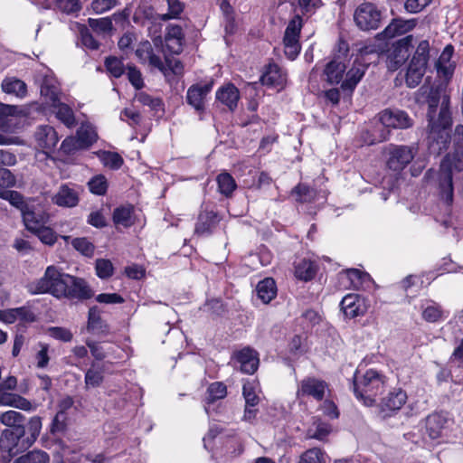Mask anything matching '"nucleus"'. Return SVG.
<instances>
[{"label": "nucleus", "mask_w": 463, "mask_h": 463, "mask_svg": "<svg viewBox=\"0 0 463 463\" xmlns=\"http://www.w3.org/2000/svg\"><path fill=\"white\" fill-rule=\"evenodd\" d=\"M418 102L428 104V149L430 154L439 156L448 146L449 130L452 123L449 110L450 99L443 83H424L417 92Z\"/></svg>", "instance_id": "1"}, {"label": "nucleus", "mask_w": 463, "mask_h": 463, "mask_svg": "<svg viewBox=\"0 0 463 463\" xmlns=\"http://www.w3.org/2000/svg\"><path fill=\"white\" fill-rule=\"evenodd\" d=\"M27 289L33 295L48 293L57 298L78 301H84L94 296L93 290L84 279L61 272L52 265L47 267L43 278L29 283Z\"/></svg>", "instance_id": "2"}, {"label": "nucleus", "mask_w": 463, "mask_h": 463, "mask_svg": "<svg viewBox=\"0 0 463 463\" xmlns=\"http://www.w3.org/2000/svg\"><path fill=\"white\" fill-rule=\"evenodd\" d=\"M353 386L356 398L363 401L364 405L373 406L376 396L384 390L385 376L373 369L367 370L362 376H358L356 373Z\"/></svg>", "instance_id": "3"}, {"label": "nucleus", "mask_w": 463, "mask_h": 463, "mask_svg": "<svg viewBox=\"0 0 463 463\" xmlns=\"http://www.w3.org/2000/svg\"><path fill=\"white\" fill-rule=\"evenodd\" d=\"M418 150L416 143L410 146L388 144L383 149L386 167L392 172L401 173L412 162Z\"/></svg>", "instance_id": "4"}, {"label": "nucleus", "mask_w": 463, "mask_h": 463, "mask_svg": "<svg viewBox=\"0 0 463 463\" xmlns=\"http://www.w3.org/2000/svg\"><path fill=\"white\" fill-rule=\"evenodd\" d=\"M30 448L24 439V426H14L5 429L0 436V450L5 463L11 461L12 458Z\"/></svg>", "instance_id": "5"}, {"label": "nucleus", "mask_w": 463, "mask_h": 463, "mask_svg": "<svg viewBox=\"0 0 463 463\" xmlns=\"http://www.w3.org/2000/svg\"><path fill=\"white\" fill-rule=\"evenodd\" d=\"M302 18L296 14L289 22L285 30L283 37L285 55L291 61L295 60L300 52L301 45L299 43L300 33L302 29Z\"/></svg>", "instance_id": "6"}, {"label": "nucleus", "mask_w": 463, "mask_h": 463, "mask_svg": "<svg viewBox=\"0 0 463 463\" xmlns=\"http://www.w3.org/2000/svg\"><path fill=\"white\" fill-rule=\"evenodd\" d=\"M413 36L407 35L392 43L387 50V67L390 71L398 70L409 58Z\"/></svg>", "instance_id": "7"}, {"label": "nucleus", "mask_w": 463, "mask_h": 463, "mask_svg": "<svg viewBox=\"0 0 463 463\" xmlns=\"http://www.w3.org/2000/svg\"><path fill=\"white\" fill-rule=\"evenodd\" d=\"M354 19L361 30H375L382 22V13L373 4L364 3L356 8Z\"/></svg>", "instance_id": "8"}, {"label": "nucleus", "mask_w": 463, "mask_h": 463, "mask_svg": "<svg viewBox=\"0 0 463 463\" xmlns=\"http://www.w3.org/2000/svg\"><path fill=\"white\" fill-rule=\"evenodd\" d=\"M378 118L386 128L406 129L414 124L413 118L399 109H385L378 114Z\"/></svg>", "instance_id": "9"}, {"label": "nucleus", "mask_w": 463, "mask_h": 463, "mask_svg": "<svg viewBox=\"0 0 463 463\" xmlns=\"http://www.w3.org/2000/svg\"><path fill=\"white\" fill-rule=\"evenodd\" d=\"M348 51V44L341 41L339 43V52L341 54L335 55L334 59L326 64L324 71L326 80L329 83L335 84L341 81L344 72L346 70L344 57L347 55Z\"/></svg>", "instance_id": "10"}, {"label": "nucleus", "mask_w": 463, "mask_h": 463, "mask_svg": "<svg viewBox=\"0 0 463 463\" xmlns=\"http://www.w3.org/2000/svg\"><path fill=\"white\" fill-rule=\"evenodd\" d=\"M407 394L402 389L390 392L379 404V416L382 419L390 417L392 412L399 411L406 402Z\"/></svg>", "instance_id": "11"}, {"label": "nucleus", "mask_w": 463, "mask_h": 463, "mask_svg": "<svg viewBox=\"0 0 463 463\" xmlns=\"http://www.w3.org/2000/svg\"><path fill=\"white\" fill-rule=\"evenodd\" d=\"M326 388L327 384L325 381L315 377H307L300 382L297 396L298 398L310 396L317 401H322Z\"/></svg>", "instance_id": "12"}, {"label": "nucleus", "mask_w": 463, "mask_h": 463, "mask_svg": "<svg viewBox=\"0 0 463 463\" xmlns=\"http://www.w3.org/2000/svg\"><path fill=\"white\" fill-rule=\"evenodd\" d=\"M438 181L440 198L447 204H450L453 201L452 169L450 165L445 160L440 164Z\"/></svg>", "instance_id": "13"}, {"label": "nucleus", "mask_w": 463, "mask_h": 463, "mask_svg": "<svg viewBox=\"0 0 463 463\" xmlns=\"http://www.w3.org/2000/svg\"><path fill=\"white\" fill-rule=\"evenodd\" d=\"M417 25V19L394 18L385 27V29L377 34L378 39H392L405 34L412 31Z\"/></svg>", "instance_id": "14"}, {"label": "nucleus", "mask_w": 463, "mask_h": 463, "mask_svg": "<svg viewBox=\"0 0 463 463\" xmlns=\"http://www.w3.org/2000/svg\"><path fill=\"white\" fill-rule=\"evenodd\" d=\"M341 310L349 318L364 316L368 309L364 298L358 294L346 295L340 303Z\"/></svg>", "instance_id": "15"}, {"label": "nucleus", "mask_w": 463, "mask_h": 463, "mask_svg": "<svg viewBox=\"0 0 463 463\" xmlns=\"http://www.w3.org/2000/svg\"><path fill=\"white\" fill-rule=\"evenodd\" d=\"M34 137L37 146L43 149V153L49 156V153L53 151L59 142V137L52 126L42 125L36 128Z\"/></svg>", "instance_id": "16"}, {"label": "nucleus", "mask_w": 463, "mask_h": 463, "mask_svg": "<svg viewBox=\"0 0 463 463\" xmlns=\"http://www.w3.org/2000/svg\"><path fill=\"white\" fill-rule=\"evenodd\" d=\"M220 221L221 218L218 213L214 212L213 210H208L207 208H204L201 210L198 215L194 232L201 236L210 235L213 233Z\"/></svg>", "instance_id": "17"}, {"label": "nucleus", "mask_w": 463, "mask_h": 463, "mask_svg": "<svg viewBox=\"0 0 463 463\" xmlns=\"http://www.w3.org/2000/svg\"><path fill=\"white\" fill-rule=\"evenodd\" d=\"M212 90V84H194L186 92V102L197 112L203 113L205 110L204 100Z\"/></svg>", "instance_id": "18"}, {"label": "nucleus", "mask_w": 463, "mask_h": 463, "mask_svg": "<svg viewBox=\"0 0 463 463\" xmlns=\"http://www.w3.org/2000/svg\"><path fill=\"white\" fill-rule=\"evenodd\" d=\"M233 358L240 364V369L244 373L252 374L259 367L258 353L250 347H244L235 352Z\"/></svg>", "instance_id": "19"}, {"label": "nucleus", "mask_w": 463, "mask_h": 463, "mask_svg": "<svg viewBox=\"0 0 463 463\" xmlns=\"http://www.w3.org/2000/svg\"><path fill=\"white\" fill-rule=\"evenodd\" d=\"M80 193L77 188L62 184L52 197V202L61 207H74L79 203Z\"/></svg>", "instance_id": "20"}, {"label": "nucleus", "mask_w": 463, "mask_h": 463, "mask_svg": "<svg viewBox=\"0 0 463 463\" xmlns=\"http://www.w3.org/2000/svg\"><path fill=\"white\" fill-rule=\"evenodd\" d=\"M22 216L26 229L31 232H33L37 229L43 227L49 220V216L46 213L42 210L34 209L32 205L25 210Z\"/></svg>", "instance_id": "21"}, {"label": "nucleus", "mask_w": 463, "mask_h": 463, "mask_svg": "<svg viewBox=\"0 0 463 463\" xmlns=\"http://www.w3.org/2000/svg\"><path fill=\"white\" fill-rule=\"evenodd\" d=\"M366 69V65L354 61L352 68L346 72V77L341 84V89L352 93L364 77Z\"/></svg>", "instance_id": "22"}, {"label": "nucleus", "mask_w": 463, "mask_h": 463, "mask_svg": "<svg viewBox=\"0 0 463 463\" xmlns=\"http://www.w3.org/2000/svg\"><path fill=\"white\" fill-rule=\"evenodd\" d=\"M216 99L233 111L240 99L239 90L232 83L226 84L217 90Z\"/></svg>", "instance_id": "23"}, {"label": "nucleus", "mask_w": 463, "mask_h": 463, "mask_svg": "<svg viewBox=\"0 0 463 463\" xmlns=\"http://www.w3.org/2000/svg\"><path fill=\"white\" fill-rule=\"evenodd\" d=\"M40 93L50 105L58 102L61 90L57 80L53 77L45 76L40 85Z\"/></svg>", "instance_id": "24"}, {"label": "nucleus", "mask_w": 463, "mask_h": 463, "mask_svg": "<svg viewBox=\"0 0 463 463\" xmlns=\"http://www.w3.org/2000/svg\"><path fill=\"white\" fill-rule=\"evenodd\" d=\"M56 118L67 128H71L76 126L77 121L72 109L66 103L58 100L52 105Z\"/></svg>", "instance_id": "25"}, {"label": "nucleus", "mask_w": 463, "mask_h": 463, "mask_svg": "<svg viewBox=\"0 0 463 463\" xmlns=\"http://www.w3.org/2000/svg\"><path fill=\"white\" fill-rule=\"evenodd\" d=\"M263 85L282 86L286 81V76L277 64H269L266 71L260 78Z\"/></svg>", "instance_id": "26"}, {"label": "nucleus", "mask_w": 463, "mask_h": 463, "mask_svg": "<svg viewBox=\"0 0 463 463\" xmlns=\"http://www.w3.org/2000/svg\"><path fill=\"white\" fill-rule=\"evenodd\" d=\"M1 88L5 93L13 94L19 98H24L27 93L26 83L15 77L5 78L1 83Z\"/></svg>", "instance_id": "27"}, {"label": "nucleus", "mask_w": 463, "mask_h": 463, "mask_svg": "<svg viewBox=\"0 0 463 463\" xmlns=\"http://www.w3.org/2000/svg\"><path fill=\"white\" fill-rule=\"evenodd\" d=\"M257 296L264 304L269 303L277 295L276 282L271 278L260 281L256 288Z\"/></svg>", "instance_id": "28"}, {"label": "nucleus", "mask_w": 463, "mask_h": 463, "mask_svg": "<svg viewBox=\"0 0 463 463\" xmlns=\"http://www.w3.org/2000/svg\"><path fill=\"white\" fill-rule=\"evenodd\" d=\"M447 422V418L442 413H432L426 418V429L431 439H437Z\"/></svg>", "instance_id": "29"}, {"label": "nucleus", "mask_w": 463, "mask_h": 463, "mask_svg": "<svg viewBox=\"0 0 463 463\" xmlns=\"http://www.w3.org/2000/svg\"><path fill=\"white\" fill-rule=\"evenodd\" d=\"M87 329L90 332L97 333L108 332L109 330V326L102 320L99 309L97 306L91 307L89 309Z\"/></svg>", "instance_id": "30"}, {"label": "nucleus", "mask_w": 463, "mask_h": 463, "mask_svg": "<svg viewBox=\"0 0 463 463\" xmlns=\"http://www.w3.org/2000/svg\"><path fill=\"white\" fill-rule=\"evenodd\" d=\"M453 46L447 45L440 56L435 62V68L439 73H442L443 76L449 77L452 74L451 65L449 64L450 59L453 55Z\"/></svg>", "instance_id": "31"}, {"label": "nucleus", "mask_w": 463, "mask_h": 463, "mask_svg": "<svg viewBox=\"0 0 463 463\" xmlns=\"http://www.w3.org/2000/svg\"><path fill=\"white\" fill-rule=\"evenodd\" d=\"M430 43L428 40H422L419 43L411 60V62L427 67L431 56Z\"/></svg>", "instance_id": "32"}, {"label": "nucleus", "mask_w": 463, "mask_h": 463, "mask_svg": "<svg viewBox=\"0 0 463 463\" xmlns=\"http://www.w3.org/2000/svg\"><path fill=\"white\" fill-rule=\"evenodd\" d=\"M426 69L427 67L410 61L405 77L407 86L409 88H414L418 86L426 72Z\"/></svg>", "instance_id": "33"}, {"label": "nucleus", "mask_w": 463, "mask_h": 463, "mask_svg": "<svg viewBox=\"0 0 463 463\" xmlns=\"http://www.w3.org/2000/svg\"><path fill=\"white\" fill-rule=\"evenodd\" d=\"M19 112L17 106L0 103V129L9 131L12 127L13 118Z\"/></svg>", "instance_id": "34"}, {"label": "nucleus", "mask_w": 463, "mask_h": 463, "mask_svg": "<svg viewBox=\"0 0 463 463\" xmlns=\"http://www.w3.org/2000/svg\"><path fill=\"white\" fill-rule=\"evenodd\" d=\"M0 198L7 200L12 205L18 208L22 214L31 206L24 201V196L17 191L3 189V187H0Z\"/></svg>", "instance_id": "35"}, {"label": "nucleus", "mask_w": 463, "mask_h": 463, "mask_svg": "<svg viewBox=\"0 0 463 463\" xmlns=\"http://www.w3.org/2000/svg\"><path fill=\"white\" fill-rule=\"evenodd\" d=\"M0 405L12 406L24 411H30L33 407L30 401L18 394H1Z\"/></svg>", "instance_id": "36"}, {"label": "nucleus", "mask_w": 463, "mask_h": 463, "mask_svg": "<svg viewBox=\"0 0 463 463\" xmlns=\"http://www.w3.org/2000/svg\"><path fill=\"white\" fill-rule=\"evenodd\" d=\"M42 429V419L39 416L32 417L24 426V439L31 447L38 436Z\"/></svg>", "instance_id": "37"}, {"label": "nucleus", "mask_w": 463, "mask_h": 463, "mask_svg": "<svg viewBox=\"0 0 463 463\" xmlns=\"http://www.w3.org/2000/svg\"><path fill=\"white\" fill-rule=\"evenodd\" d=\"M132 214V206L118 207L113 212V222L116 225H121L125 228L130 227L133 224Z\"/></svg>", "instance_id": "38"}, {"label": "nucleus", "mask_w": 463, "mask_h": 463, "mask_svg": "<svg viewBox=\"0 0 463 463\" xmlns=\"http://www.w3.org/2000/svg\"><path fill=\"white\" fill-rule=\"evenodd\" d=\"M291 194L296 196L298 203H311L317 197V191L305 184H298L292 189Z\"/></svg>", "instance_id": "39"}, {"label": "nucleus", "mask_w": 463, "mask_h": 463, "mask_svg": "<svg viewBox=\"0 0 463 463\" xmlns=\"http://www.w3.org/2000/svg\"><path fill=\"white\" fill-rule=\"evenodd\" d=\"M315 274L316 266L311 260H302L295 266V276L298 279L307 281L312 279Z\"/></svg>", "instance_id": "40"}, {"label": "nucleus", "mask_w": 463, "mask_h": 463, "mask_svg": "<svg viewBox=\"0 0 463 463\" xmlns=\"http://www.w3.org/2000/svg\"><path fill=\"white\" fill-rule=\"evenodd\" d=\"M227 395V387L222 382H214L211 383L206 391L205 402L212 404L217 400L224 399Z\"/></svg>", "instance_id": "41"}, {"label": "nucleus", "mask_w": 463, "mask_h": 463, "mask_svg": "<svg viewBox=\"0 0 463 463\" xmlns=\"http://www.w3.org/2000/svg\"><path fill=\"white\" fill-rule=\"evenodd\" d=\"M76 137L84 149L90 147L98 138L95 129L90 125L80 126Z\"/></svg>", "instance_id": "42"}, {"label": "nucleus", "mask_w": 463, "mask_h": 463, "mask_svg": "<svg viewBox=\"0 0 463 463\" xmlns=\"http://www.w3.org/2000/svg\"><path fill=\"white\" fill-rule=\"evenodd\" d=\"M14 463H50V456L41 449H33L16 458Z\"/></svg>", "instance_id": "43"}, {"label": "nucleus", "mask_w": 463, "mask_h": 463, "mask_svg": "<svg viewBox=\"0 0 463 463\" xmlns=\"http://www.w3.org/2000/svg\"><path fill=\"white\" fill-rule=\"evenodd\" d=\"M136 99L143 106H147L156 112H164L165 110L164 102L161 98L152 97L146 92L142 91L136 95Z\"/></svg>", "instance_id": "44"}, {"label": "nucleus", "mask_w": 463, "mask_h": 463, "mask_svg": "<svg viewBox=\"0 0 463 463\" xmlns=\"http://www.w3.org/2000/svg\"><path fill=\"white\" fill-rule=\"evenodd\" d=\"M99 156L102 164L112 170L119 169L124 163L122 156L117 152L100 151Z\"/></svg>", "instance_id": "45"}, {"label": "nucleus", "mask_w": 463, "mask_h": 463, "mask_svg": "<svg viewBox=\"0 0 463 463\" xmlns=\"http://www.w3.org/2000/svg\"><path fill=\"white\" fill-rule=\"evenodd\" d=\"M216 181L220 193L227 197L230 196L237 187L235 180L229 173L218 175Z\"/></svg>", "instance_id": "46"}, {"label": "nucleus", "mask_w": 463, "mask_h": 463, "mask_svg": "<svg viewBox=\"0 0 463 463\" xmlns=\"http://www.w3.org/2000/svg\"><path fill=\"white\" fill-rule=\"evenodd\" d=\"M450 139L453 142L455 157L457 158V160L461 161L463 159V126L462 125H458L455 128V131H454L452 137L449 135L448 145L449 144ZM447 147H449V146ZM448 148H446L445 151ZM443 152H444V150L441 153H443Z\"/></svg>", "instance_id": "47"}, {"label": "nucleus", "mask_w": 463, "mask_h": 463, "mask_svg": "<svg viewBox=\"0 0 463 463\" xmlns=\"http://www.w3.org/2000/svg\"><path fill=\"white\" fill-rule=\"evenodd\" d=\"M107 71L114 78H119L125 73V67L121 59L109 56L104 61Z\"/></svg>", "instance_id": "48"}, {"label": "nucleus", "mask_w": 463, "mask_h": 463, "mask_svg": "<svg viewBox=\"0 0 463 463\" xmlns=\"http://www.w3.org/2000/svg\"><path fill=\"white\" fill-rule=\"evenodd\" d=\"M80 42L83 46L90 50H98L99 43L93 37L90 29L84 24H77Z\"/></svg>", "instance_id": "49"}, {"label": "nucleus", "mask_w": 463, "mask_h": 463, "mask_svg": "<svg viewBox=\"0 0 463 463\" xmlns=\"http://www.w3.org/2000/svg\"><path fill=\"white\" fill-rule=\"evenodd\" d=\"M346 275L351 285L356 289H359L365 282H369L371 280V277L368 273L357 269H346Z\"/></svg>", "instance_id": "50"}, {"label": "nucleus", "mask_w": 463, "mask_h": 463, "mask_svg": "<svg viewBox=\"0 0 463 463\" xmlns=\"http://www.w3.org/2000/svg\"><path fill=\"white\" fill-rule=\"evenodd\" d=\"M24 416L15 411H8L0 415V422L10 427L9 429H13L14 426H24Z\"/></svg>", "instance_id": "51"}, {"label": "nucleus", "mask_w": 463, "mask_h": 463, "mask_svg": "<svg viewBox=\"0 0 463 463\" xmlns=\"http://www.w3.org/2000/svg\"><path fill=\"white\" fill-rule=\"evenodd\" d=\"M88 24L97 33H108L113 30V24L109 17L89 18Z\"/></svg>", "instance_id": "52"}, {"label": "nucleus", "mask_w": 463, "mask_h": 463, "mask_svg": "<svg viewBox=\"0 0 463 463\" xmlns=\"http://www.w3.org/2000/svg\"><path fill=\"white\" fill-rule=\"evenodd\" d=\"M326 458L324 452L317 448H313L305 451L299 458L298 463H325Z\"/></svg>", "instance_id": "53"}, {"label": "nucleus", "mask_w": 463, "mask_h": 463, "mask_svg": "<svg viewBox=\"0 0 463 463\" xmlns=\"http://www.w3.org/2000/svg\"><path fill=\"white\" fill-rule=\"evenodd\" d=\"M166 3L168 5V12L159 15V19L162 21L175 19L184 11V4L179 0H166Z\"/></svg>", "instance_id": "54"}, {"label": "nucleus", "mask_w": 463, "mask_h": 463, "mask_svg": "<svg viewBox=\"0 0 463 463\" xmlns=\"http://www.w3.org/2000/svg\"><path fill=\"white\" fill-rule=\"evenodd\" d=\"M88 186L92 194L103 195L107 192L108 182L104 175H99L91 178L88 183Z\"/></svg>", "instance_id": "55"}, {"label": "nucleus", "mask_w": 463, "mask_h": 463, "mask_svg": "<svg viewBox=\"0 0 463 463\" xmlns=\"http://www.w3.org/2000/svg\"><path fill=\"white\" fill-rule=\"evenodd\" d=\"M33 233H34L43 243L49 246L53 245L58 238L55 232L52 228L46 226V224L37 229Z\"/></svg>", "instance_id": "56"}, {"label": "nucleus", "mask_w": 463, "mask_h": 463, "mask_svg": "<svg viewBox=\"0 0 463 463\" xmlns=\"http://www.w3.org/2000/svg\"><path fill=\"white\" fill-rule=\"evenodd\" d=\"M96 274L99 278L105 279L113 275V265L109 260L98 259L95 263Z\"/></svg>", "instance_id": "57"}, {"label": "nucleus", "mask_w": 463, "mask_h": 463, "mask_svg": "<svg viewBox=\"0 0 463 463\" xmlns=\"http://www.w3.org/2000/svg\"><path fill=\"white\" fill-rule=\"evenodd\" d=\"M68 421L67 412L58 411L51 424L50 431L52 435L62 433L66 430Z\"/></svg>", "instance_id": "58"}, {"label": "nucleus", "mask_w": 463, "mask_h": 463, "mask_svg": "<svg viewBox=\"0 0 463 463\" xmlns=\"http://www.w3.org/2000/svg\"><path fill=\"white\" fill-rule=\"evenodd\" d=\"M95 364H92L91 368H90L85 373V384L86 388L89 387H98L103 382V374L100 370L94 368Z\"/></svg>", "instance_id": "59"}, {"label": "nucleus", "mask_w": 463, "mask_h": 463, "mask_svg": "<svg viewBox=\"0 0 463 463\" xmlns=\"http://www.w3.org/2000/svg\"><path fill=\"white\" fill-rule=\"evenodd\" d=\"M126 69L131 85L137 90H141L145 83L140 71L135 65H128Z\"/></svg>", "instance_id": "60"}, {"label": "nucleus", "mask_w": 463, "mask_h": 463, "mask_svg": "<svg viewBox=\"0 0 463 463\" xmlns=\"http://www.w3.org/2000/svg\"><path fill=\"white\" fill-rule=\"evenodd\" d=\"M71 244L76 250L87 257L91 256L94 252L95 247L87 238L73 239Z\"/></svg>", "instance_id": "61"}, {"label": "nucleus", "mask_w": 463, "mask_h": 463, "mask_svg": "<svg viewBox=\"0 0 463 463\" xmlns=\"http://www.w3.org/2000/svg\"><path fill=\"white\" fill-rule=\"evenodd\" d=\"M442 311L437 305H430L426 307L422 311V317L425 321L435 323L440 319Z\"/></svg>", "instance_id": "62"}, {"label": "nucleus", "mask_w": 463, "mask_h": 463, "mask_svg": "<svg viewBox=\"0 0 463 463\" xmlns=\"http://www.w3.org/2000/svg\"><path fill=\"white\" fill-rule=\"evenodd\" d=\"M80 149H84V148L81 147V145H80L79 139L77 138V137H66L61 145V150L65 155H71Z\"/></svg>", "instance_id": "63"}, {"label": "nucleus", "mask_w": 463, "mask_h": 463, "mask_svg": "<svg viewBox=\"0 0 463 463\" xmlns=\"http://www.w3.org/2000/svg\"><path fill=\"white\" fill-rule=\"evenodd\" d=\"M48 331L52 337L62 342H71L73 337L72 333L65 327L52 326Z\"/></svg>", "instance_id": "64"}]
</instances>
